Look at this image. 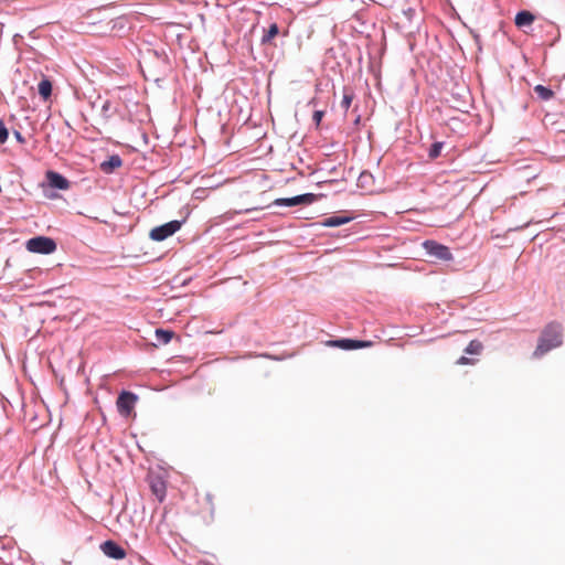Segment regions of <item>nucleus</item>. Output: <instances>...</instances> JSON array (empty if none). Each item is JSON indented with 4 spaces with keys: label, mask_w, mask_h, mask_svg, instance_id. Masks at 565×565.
<instances>
[{
    "label": "nucleus",
    "mask_w": 565,
    "mask_h": 565,
    "mask_svg": "<svg viewBox=\"0 0 565 565\" xmlns=\"http://www.w3.org/2000/svg\"><path fill=\"white\" fill-rule=\"evenodd\" d=\"M46 179L52 188L60 190H67L70 188L68 180L57 172L49 171L46 173Z\"/></svg>",
    "instance_id": "9"
},
{
    "label": "nucleus",
    "mask_w": 565,
    "mask_h": 565,
    "mask_svg": "<svg viewBox=\"0 0 565 565\" xmlns=\"http://www.w3.org/2000/svg\"><path fill=\"white\" fill-rule=\"evenodd\" d=\"M100 547L105 555L114 559H122L126 556L125 550L114 541H106Z\"/></svg>",
    "instance_id": "8"
},
{
    "label": "nucleus",
    "mask_w": 565,
    "mask_h": 565,
    "mask_svg": "<svg viewBox=\"0 0 565 565\" xmlns=\"http://www.w3.org/2000/svg\"><path fill=\"white\" fill-rule=\"evenodd\" d=\"M317 200V195L313 193L300 194L294 198L276 199L273 204L281 206H296V205H309Z\"/></svg>",
    "instance_id": "6"
},
{
    "label": "nucleus",
    "mask_w": 565,
    "mask_h": 565,
    "mask_svg": "<svg viewBox=\"0 0 565 565\" xmlns=\"http://www.w3.org/2000/svg\"><path fill=\"white\" fill-rule=\"evenodd\" d=\"M39 94L43 99H47L52 94V83L50 79L44 78L38 85Z\"/></svg>",
    "instance_id": "13"
},
{
    "label": "nucleus",
    "mask_w": 565,
    "mask_h": 565,
    "mask_svg": "<svg viewBox=\"0 0 565 565\" xmlns=\"http://www.w3.org/2000/svg\"><path fill=\"white\" fill-rule=\"evenodd\" d=\"M13 135H14V137H15V139H17V141H18V142H20V143H24V142H25V139H24V137L21 135V132H20V131L15 130V131L13 132Z\"/></svg>",
    "instance_id": "24"
},
{
    "label": "nucleus",
    "mask_w": 565,
    "mask_h": 565,
    "mask_svg": "<svg viewBox=\"0 0 565 565\" xmlns=\"http://www.w3.org/2000/svg\"><path fill=\"white\" fill-rule=\"evenodd\" d=\"M174 337V332L164 329L156 330V339L160 344H168L172 338Z\"/></svg>",
    "instance_id": "14"
},
{
    "label": "nucleus",
    "mask_w": 565,
    "mask_h": 565,
    "mask_svg": "<svg viewBox=\"0 0 565 565\" xmlns=\"http://www.w3.org/2000/svg\"><path fill=\"white\" fill-rule=\"evenodd\" d=\"M351 221V217L332 215L322 221V225L326 227H337L347 224Z\"/></svg>",
    "instance_id": "12"
},
{
    "label": "nucleus",
    "mask_w": 565,
    "mask_h": 565,
    "mask_svg": "<svg viewBox=\"0 0 565 565\" xmlns=\"http://www.w3.org/2000/svg\"><path fill=\"white\" fill-rule=\"evenodd\" d=\"M323 116H324V111H323V110H316V111L313 113V115H312V120L315 121V124H316L317 126H319V125H320V122H321V120H322Z\"/></svg>",
    "instance_id": "23"
},
{
    "label": "nucleus",
    "mask_w": 565,
    "mask_h": 565,
    "mask_svg": "<svg viewBox=\"0 0 565 565\" xmlns=\"http://www.w3.org/2000/svg\"><path fill=\"white\" fill-rule=\"evenodd\" d=\"M151 489L153 491V493L160 499L162 500L164 494H166V488H164V484L162 482H158V483H152L151 484Z\"/></svg>",
    "instance_id": "19"
},
{
    "label": "nucleus",
    "mask_w": 565,
    "mask_h": 565,
    "mask_svg": "<svg viewBox=\"0 0 565 565\" xmlns=\"http://www.w3.org/2000/svg\"><path fill=\"white\" fill-rule=\"evenodd\" d=\"M329 344L331 347L340 348L342 350H355V349L367 348L372 344V342L359 341V340H352V339H341V340L330 341Z\"/></svg>",
    "instance_id": "7"
},
{
    "label": "nucleus",
    "mask_w": 565,
    "mask_h": 565,
    "mask_svg": "<svg viewBox=\"0 0 565 565\" xmlns=\"http://www.w3.org/2000/svg\"><path fill=\"white\" fill-rule=\"evenodd\" d=\"M369 174L362 173L359 178V180L362 182L365 178H369Z\"/></svg>",
    "instance_id": "25"
},
{
    "label": "nucleus",
    "mask_w": 565,
    "mask_h": 565,
    "mask_svg": "<svg viewBox=\"0 0 565 565\" xmlns=\"http://www.w3.org/2000/svg\"><path fill=\"white\" fill-rule=\"evenodd\" d=\"M354 98V94L352 90L344 88L343 90V98L341 102V107L344 109V111H348L350 108L352 100Z\"/></svg>",
    "instance_id": "16"
},
{
    "label": "nucleus",
    "mask_w": 565,
    "mask_h": 565,
    "mask_svg": "<svg viewBox=\"0 0 565 565\" xmlns=\"http://www.w3.org/2000/svg\"><path fill=\"white\" fill-rule=\"evenodd\" d=\"M9 132L2 119H0V143H4L8 140Z\"/></svg>",
    "instance_id": "21"
},
{
    "label": "nucleus",
    "mask_w": 565,
    "mask_h": 565,
    "mask_svg": "<svg viewBox=\"0 0 565 565\" xmlns=\"http://www.w3.org/2000/svg\"><path fill=\"white\" fill-rule=\"evenodd\" d=\"M563 342L562 326L556 322L548 323L542 331L537 347L533 353L535 358H541L550 350L557 348Z\"/></svg>",
    "instance_id": "1"
},
{
    "label": "nucleus",
    "mask_w": 565,
    "mask_h": 565,
    "mask_svg": "<svg viewBox=\"0 0 565 565\" xmlns=\"http://www.w3.org/2000/svg\"><path fill=\"white\" fill-rule=\"evenodd\" d=\"M278 33V25L276 23L270 24L266 34L263 36V43L270 42Z\"/></svg>",
    "instance_id": "18"
},
{
    "label": "nucleus",
    "mask_w": 565,
    "mask_h": 565,
    "mask_svg": "<svg viewBox=\"0 0 565 565\" xmlns=\"http://www.w3.org/2000/svg\"><path fill=\"white\" fill-rule=\"evenodd\" d=\"M441 148H443V143L441 142L433 143L430 149H429V153H428L429 158L430 159L437 158L440 154Z\"/></svg>",
    "instance_id": "20"
},
{
    "label": "nucleus",
    "mask_w": 565,
    "mask_h": 565,
    "mask_svg": "<svg viewBox=\"0 0 565 565\" xmlns=\"http://www.w3.org/2000/svg\"><path fill=\"white\" fill-rule=\"evenodd\" d=\"M423 246H424L425 250L427 252V254L430 255L431 257H435L436 259H440V260H451L452 259V254H451L450 249L443 244H439L435 241H426V242H424Z\"/></svg>",
    "instance_id": "5"
},
{
    "label": "nucleus",
    "mask_w": 565,
    "mask_h": 565,
    "mask_svg": "<svg viewBox=\"0 0 565 565\" xmlns=\"http://www.w3.org/2000/svg\"><path fill=\"white\" fill-rule=\"evenodd\" d=\"M483 350V344L479 340H472L469 342L467 348L465 349V352L470 355H479L481 354Z\"/></svg>",
    "instance_id": "15"
},
{
    "label": "nucleus",
    "mask_w": 565,
    "mask_h": 565,
    "mask_svg": "<svg viewBox=\"0 0 565 565\" xmlns=\"http://www.w3.org/2000/svg\"><path fill=\"white\" fill-rule=\"evenodd\" d=\"M122 166V160L119 156H111L108 160L102 162L100 169L105 173H111L114 170L120 168Z\"/></svg>",
    "instance_id": "10"
},
{
    "label": "nucleus",
    "mask_w": 565,
    "mask_h": 565,
    "mask_svg": "<svg viewBox=\"0 0 565 565\" xmlns=\"http://www.w3.org/2000/svg\"><path fill=\"white\" fill-rule=\"evenodd\" d=\"M534 15L530 11H520L514 19L515 25L519 28L530 26L534 22Z\"/></svg>",
    "instance_id": "11"
},
{
    "label": "nucleus",
    "mask_w": 565,
    "mask_h": 565,
    "mask_svg": "<svg viewBox=\"0 0 565 565\" xmlns=\"http://www.w3.org/2000/svg\"><path fill=\"white\" fill-rule=\"evenodd\" d=\"M137 399L136 394L127 391L121 392L116 402L119 414L128 417L132 413Z\"/></svg>",
    "instance_id": "4"
},
{
    "label": "nucleus",
    "mask_w": 565,
    "mask_h": 565,
    "mask_svg": "<svg viewBox=\"0 0 565 565\" xmlns=\"http://www.w3.org/2000/svg\"><path fill=\"white\" fill-rule=\"evenodd\" d=\"M534 92L543 100H547V99H550L553 96V92L550 88H547V87H545L543 85H536L534 87Z\"/></svg>",
    "instance_id": "17"
},
{
    "label": "nucleus",
    "mask_w": 565,
    "mask_h": 565,
    "mask_svg": "<svg viewBox=\"0 0 565 565\" xmlns=\"http://www.w3.org/2000/svg\"><path fill=\"white\" fill-rule=\"evenodd\" d=\"M182 223L180 221H171L160 226L152 228L149 236L152 241L161 242L172 236L175 232L181 228Z\"/></svg>",
    "instance_id": "3"
},
{
    "label": "nucleus",
    "mask_w": 565,
    "mask_h": 565,
    "mask_svg": "<svg viewBox=\"0 0 565 565\" xmlns=\"http://www.w3.org/2000/svg\"><path fill=\"white\" fill-rule=\"evenodd\" d=\"M26 248L32 253L51 254L56 249V244L50 237L38 236L26 242Z\"/></svg>",
    "instance_id": "2"
},
{
    "label": "nucleus",
    "mask_w": 565,
    "mask_h": 565,
    "mask_svg": "<svg viewBox=\"0 0 565 565\" xmlns=\"http://www.w3.org/2000/svg\"><path fill=\"white\" fill-rule=\"evenodd\" d=\"M476 362H477V360H475V359L467 358V356H460V358L456 361V364H457V365H466V364H475Z\"/></svg>",
    "instance_id": "22"
}]
</instances>
